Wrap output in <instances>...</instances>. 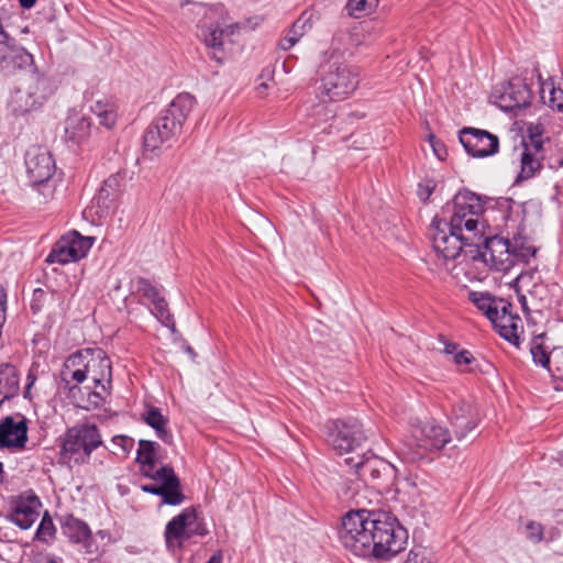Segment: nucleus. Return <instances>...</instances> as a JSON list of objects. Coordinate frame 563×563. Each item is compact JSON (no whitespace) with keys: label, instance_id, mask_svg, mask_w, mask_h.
I'll list each match as a JSON object with an SVG mask.
<instances>
[{"label":"nucleus","instance_id":"1","mask_svg":"<svg viewBox=\"0 0 563 563\" xmlns=\"http://www.w3.org/2000/svg\"><path fill=\"white\" fill-rule=\"evenodd\" d=\"M344 549L361 558L389 560L405 549L407 531L384 510H350L338 531Z\"/></svg>","mask_w":563,"mask_h":563},{"label":"nucleus","instance_id":"2","mask_svg":"<svg viewBox=\"0 0 563 563\" xmlns=\"http://www.w3.org/2000/svg\"><path fill=\"white\" fill-rule=\"evenodd\" d=\"M159 445L154 441L140 440L136 454V462L140 465L142 476L150 478L153 483L143 484L141 490L151 495L159 496L162 504L169 506L181 505L186 496L181 490V483L176 475L174 467L163 465L155 468L156 453Z\"/></svg>","mask_w":563,"mask_h":563},{"label":"nucleus","instance_id":"3","mask_svg":"<svg viewBox=\"0 0 563 563\" xmlns=\"http://www.w3.org/2000/svg\"><path fill=\"white\" fill-rule=\"evenodd\" d=\"M196 104V99L188 92L178 93L168 107L147 126L143 135L146 151L158 150L164 143L175 140L183 132V126Z\"/></svg>","mask_w":563,"mask_h":563},{"label":"nucleus","instance_id":"4","mask_svg":"<svg viewBox=\"0 0 563 563\" xmlns=\"http://www.w3.org/2000/svg\"><path fill=\"white\" fill-rule=\"evenodd\" d=\"M55 90L53 80L46 75L37 70L25 71L19 78L9 107L14 115H25L41 109Z\"/></svg>","mask_w":563,"mask_h":563},{"label":"nucleus","instance_id":"5","mask_svg":"<svg viewBox=\"0 0 563 563\" xmlns=\"http://www.w3.org/2000/svg\"><path fill=\"white\" fill-rule=\"evenodd\" d=\"M485 207L479 196L470 191H459L452 200L450 225L463 230L472 242L483 241L485 222L482 221Z\"/></svg>","mask_w":563,"mask_h":563},{"label":"nucleus","instance_id":"6","mask_svg":"<svg viewBox=\"0 0 563 563\" xmlns=\"http://www.w3.org/2000/svg\"><path fill=\"white\" fill-rule=\"evenodd\" d=\"M429 234L434 252L444 262L455 260L466 247L478 249L481 245L479 242L468 240L463 230L453 228L446 219L438 217L433 218Z\"/></svg>","mask_w":563,"mask_h":563},{"label":"nucleus","instance_id":"7","mask_svg":"<svg viewBox=\"0 0 563 563\" xmlns=\"http://www.w3.org/2000/svg\"><path fill=\"white\" fill-rule=\"evenodd\" d=\"M100 445H102V438L95 423H77L65 432L60 453L77 464H84Z\"/></svg>","mask_w":563,"mask_h":563},{"label":"nucleus","instance_id":"8","mask_svg":"<svg viewBox=\"0 0 563 563\" xmlns=\"http://www.w3.org/2000/svg\"><path fill=\"white\" fill-rule=\"evenodd\" d=\"M86 379L92 382V389L88 393V402L93 408L101 407L107 396L112 380V363L106 352L101 349H89V355L85 362Z\"/></svg>","mask_w":563,"mask_h":563},{"label":"nucleus","instance_id":"9","mask_svg":"<svg viewBox=\"0 0 563 563\" xmlns=\"http://www.w3.org/2000/svg\"><path fill=\"white\" fill-rule=\"evenodd\" d=\"M322 95L329 101L347 99L360 84V70L346 63L332 62L328 64L322 78Z\"/></svg>","mask_w":563,"mask_h":563},{"label":"nucleus","instance_id":"10","mask_svg":"<svg viewBox=\"0 0 563 563\" xmlns=\"http://www.w3.org/2000/svg\"><path fill=\"white\" fill-rule=\"evenodd\" d=\"M209 530L202 519L198 518V507L191 506L181 510L165 527V542L168 549L181 548L192 537H206Z\"/></svg>","mask_w":563,"mask_h":563},{"label":"nucleus","instance_id":"11","mask_svg":"<svg viewBox=\"0 0 563 563\" xmlns=\"http://www.w3.org/2000/svg\"><path fill=\"white\" fill-rule=\"evenodd\" d=\"M328 442L339 454L350 453L360 449L367 437L363 426L356 419L331 420L327 424Z\"/></svg>","mask_w":563,"mask_h":563},{"label":"nucleus","instance_id":"12","mask_svg":"<svg viewBox=\"0 0 563 563\" xmlns=\"http://www.w3.org/2000/svg\"><path fill=\"white\" fill-rule=\"evenodd\" d=\"M93 244L92 238L80 235L78 232L73 231L63 235L53 246L46 257L48 264H68L70 262H78L86 257L89 250Z\"/></svg>","mask_w":563,"mask_h":563},{"label":"nucleus","instance_id":"13","mask_svg":"<svg viewBox=\"0 0 563 563\" xmlns=\"http://www.w3.org/2000/svg\"><path fill=\"white\" fill-rule=\"evenodd\" d=\"M475 250L486 264L498 272H508L514 267V255H511V245L508 239L483 235L479 247Z\"/></svg>","mask_w":563,"mask_h":563},{"label":"nucleus","instance_id":"14","mask_svg":"<svg viewBox=\"0 0 563 563\" xmlns=\"http://www.w3.org/2000/svg\"><path fill=\"white\" fill-rule=\"evenodd\" d=\"M459 139L466 153L473 157H488L499 150L498 136L490 132L476 128H463Z\"/></svg>","mask_w":563,"mask_h":563},{"label":"nucleus","instance_id":"15","mask_svg":"<svg viewBox=\"0 0 563 563\" xmlns=\"http://www.w3.org/2000/svg\"><path fill=\"white\" fill-rule=\"evenodd\" d=\"M239 27V23L225 26L219 22L208 23L207 16L199 23L198 36L207 48L211 49L209 53L210 58L214 59L218 64H222L225 55L223 51L224 36L232 35Z\"/></svg>","mask_w":563,"mask_h":563},{"label":"nucleus","instance_id":"16","mask_svg":"<svg viewBox=\"0 0 563 563\" xmlns=\"http://www.w3.org/2000/svg\"><path fill=\"white\" fill-rule=\"evenodd\" d=\"M41 507V499L32 490L24 492L12 499L8 519L23 530L30 529L38 519Z\"/></svg>","mask_w":563,"mask_h":563},{"label":"nucleus","instance_id":"17","mask_svg":"<svg viewBox=\"0 0 563 563\" xmlns=\"http://www.w3.org/2000/svg\"><path fill=\"white\" fill-rule=\"evenodd\" d=\"M25 166L33 186L48 181L55 172V161L51 153L42 146H32L25 154Z\"/></svg>","mask_w":563,"mask_h":563},{"label":"nucleus","instance_id":"18","mask_svg":"<svg viewBox=\"0 0 563 563\" xmlns=\"http://www.w3.org/2000/svg\"><path fill=\"white\" fill-rule=\"evenodd\" d=\"M60 530L68 542L81 545L86 553L98 552V545L93 541L91 529L86 521L73 514H66L60 518Z\"/></svg>","mask_w":563,"mask_h":563},{"label":"nucleus","instance_id":"19","mask_svg":"<svg viewBox=\"0 0 563 563\" xmlns=\"http://www.w3.org/2000/svg\"><path fill=\"white\" fill-rule=\"evenodd\" d=\"M417 445L423 450L420 455L427 452L442 450L450 441L451 434L448 428L437 423L434 420L427 421L413 431Z\"/></svg>","mask_w":563,"mask_h":563},{"label":"nucleus","instance_id":"20","mask_svg":"<svg viewBox=\"0 0 563 563\" xmlns=\"http://www.w3.org/2000/svg\"><path fill=\"white\" fill-rule=\"evenodd\" d=\"M16 418L8 416L0 421V446L13 448L18 450L25 449L27 442V419L21 413Z\"/></svg>","mask_w":563,"mask_h":563},{"label":"nucleus","instance_id":"21","mask_svg":"<svg viewBox=\"0 0 563 563\" xmlns=\"http://www.w3.org/2000/svg\"><path fill=\"white\" fill-rule=\"evenodd\" d=\"M511 309L512 305L509 302V306L504 307L503 310L498 309L496 316H493L489 321L501 338L518 346L522 321L518 314L512 313Z\"/></svg>","mask_w":563,"mask_h":563},{"label":"nucleus","instance_id":"22","mask_svg":"<svg viewBox=\"0 0 563 563\" xmlns=\"http://www.w3.org/2000/svg\"><path fill=\"white\" fill-rule=\"evenodd\" d=\"M531 96L532 93L528 85L523 82H508L497 97V104L504 111L511 112L529 107Z\"/></svg>","mask_w":563,"mask_h":563},{"label":"nucleus","instance_id":"23","mask_svg":"<svg viewBox=\"0 0 563 563\" xmlns=\"http://www.w3.org/2000/svg\"><path fill=\"white\" fill-rule=\"evenodd\" d=\"M478 417L473 406L466 401H460L453 406L451 424L459 441L463 440L468 432L478 424Z\"/></svg>","mask_w":563,"mask_h":563},{"label":"nucleus","instance_id":"24","mask_svg":"<svg viewBox=\"0 0 563 563\" xmlns=\"http://www.w3.org/2000/svg\"><path fill=\"white\" fill-rule=\"evenodd\" d=\"M366 37L361 23L354 24L349 30L339 31L331 42L333 54L353 55L354 51L365 43Z\"/></svg>","mask_w":563,"mask_h":563},{"label":"nucleus","instance_id":"25","mask_svg":"<svg viewBox=\"0 0 563 563\" xmlns=\"http://www.w3.org/2000/svg\"><path fill=\"white\" fill-rule=\"evenodd\" d=\"M538 146L522 145L520 172L516 177L517 184L533 178L542 169V161L545 158L544 148H538Z\"/></svg>","mask_w":563,"mask_h":563},{"label":"nucleus","instance_id":"26","mask_svg":"<svg viewBox=\"0 0 563 563\" xmlns=\"http://www.w3.org/2000/svg\"><path fill=\"white\" fill-rule=\"evenodd\" d=\"M91 121L85 115L74 113L68 115L65 122V137L76 144H80L90 136Z\"/></svg>","mask_w":563,"mask_h":563},{"label":"nucleus","instance_id":"27","mask_svg":"<svg viewBox=\"0 0 563 563\" xmlns=\"http://www.w3.org/2000/svg\"><path fill=\"white\" fill-rule=\"evenodd\" d=\"M146 424L153 428L156 435L166 444H173L174 437L172 431L167 428L168 418L165 417L159 408L148 407L142 415Z\"/></svg>","mask_w":563,"mask_h":563},{"label":"nucleus","instance_id":"28","mask_svg":"<svg viewBox=\"0 0 563 563\" xmlns=\"http://www.w3.org/2000/svg\"><path fill=\"white\" fill-rule=\"evenodd\" d=\"M468 299L478 310L484 312L488 320L496 316L498 309L503 310L504 307L509 306L508 300L494 297L489 292L484 291H470Z\"/></svg>","mask_w":563,"mask_h":563},{"label":"nucleus","instance_id":"29","mask_svg":"<svg viewBox=\"0 0 563 563\" xmlns=\"http://www.w3.org/2000/svg\"><path fill=\"white\" fill-rule=\"evenodd\" d=\"M122 181L123 177L119 173L112 174L104 179L96 197L98 203H102L106 208H109V203L119 197Z\"/></svg>","mask_w":563,"mask_h":563},{"label":"nucleus","instance_id":"30","mask_svg":"<svg viewBox=\"0 0 563 563\" xmlns=\"http://www.w3.org/2000/svg\"><path fill=\"white\" fill-rule=\"evenodd\" d=\"M537 78L540 84L541 97L544 98V92L548 90L550 108L563 112V85L555 86L552 77L544 80L539 69H537Z\"/></svg>","mask_w":563,"mask_h":563},{"label":"nucleus","instance_id":"31","mask_svg":"<svg viewBox=\"0 0 563 563\" xmlns=\"http://www.w3.org/2000/svg\"><path fill=\"white\" fill-rule=\"evenodd\" d=\"M511 255H514V266L518 263H528L537 254V247L527 238L518 233L510 242Z\"/></svg>","mask_w":563,"mask_h":563},{"label":"nucleus","instance_id":"32","mask_svg":"<svg viewBox=\"0 0 563 563\" xmlns=\"http://www.w3.org/2000/svg\"><path fill=\"white\" fill-rule=\"evenodd\" d=\"M346 462L356 470L357 475L364 481L367 478L375 479L380 475L379 470L377 468V464H379L380 461L375 457H349L346 459Z\"/></svg>","mask_w":563,"mask_h":563},{"label":"nucleus","instance_id":"33","mask_svg":"<svg viewBox=\"0 0 563 563\" xmlns=\"http://www.w3.org/2000/svg\"><path fill=\"white\" fill-rule=\"evenodd\" d=\"M544 339H545L544 333L536 335L531 340L530 352H531L533 362L537 365H540V366L549 369V367L552 363V351L551 352L548 351V347L544 345Z\"/></svg>","mask_w":563,"mask_h":563},{"label":"nucleus","instance_id":"34","mask_svg":"<svg viewBox=\"0 0 563 563\" xmlns=\"http://www.w3.org/2000/svg\"><path fill=\"white\" fill-rule=\"evenodd\" d=\"M529 297L536 309L541 311L543 309H550L553 305V297L548 285L540 283L534 284L529 290Z\"/></svg>","mask_w":563,"mask_h":563},{"label":"nucleus","instance_id":"35","mask_svg":"<svg viewBox=\"0 0 563 563\" xmlns=\"http://www.w3.org/2000/svg\"><path fill=\"white\" fill-rule=\"evenodd\" d=\"M153 308L151 309L152 314L166 328L175 330V320L174 316L170 313L168 303L166 299L161 296L154 302L151 303Z\"/></svg>","mask_w":563,"mask_h":563},{"label":"nucleus","instance_id":"36","mask_svg":"<svg viewBox=\"0 0 563 563\" xmlns=\"http://www.w3.org/2000/svg\"><path fill=\"white\" fill-rule=\"evenodd\" d=\"M314 15L316 12L313 9L305 10L292 23L288 34L296 37V41H299L306 32L311 30Z\"/></svg>","mask_w":563,"mask_h":563},{"label":"nucleus","instance_id":"37","mask_svg":"<svg viewBox=\"0 0 563 563\" xmlns=\"http://www.w3.org/2000/svg\"><path fill=\"white\" fill-rule=\"evenodd\" d=\"M548 371L551 374L554 389L563 390V349L552 350V363Z\"/></svg>","mask_w":563,"mask_h":563},{"label":"nucleus","instance_id":"38","mask_svg":"<svg viewBox=\"0 0 563 563\" xmlns=\"http://www.w3.org/2000/svg\"><path fill=\"white\" fill-rule=\"evenodd\" d=\"M134 288L137 296L147 299L151 303L162 296L159 289L145 277H137L134 280Z\"/></svg>","mask_w":563,"mask_h":563},{"label":"nucleus","instance_id":"39","mask_svg":"<svg viewBox=\"0 0 563 563\" xmlns=\"http://www.w3.org/2000/svg\"><path fill=\"white\" fill-rule=\"evenodd\" d=\"M60 382L64 384V387L69 391H73L80 384L86 380L85 368H75L71 371H60L59 373Z\"/></svg>","mask_w":563,"mask_h":563},{"label":"nucleus","instance_id":"40","mask_svg":"<svg viewBox=\"0 0 563 563\" xmlns=\"http://www.w3.org/2000/svg\"><path fill=\"white\" fill-rule=\"evenodd\" d=\"M377 4L372 0H347L345 10L352 18L358 19L367 14Z\"/></svg>","mask_w":563,"mask_h":563},{"label":"nucleus","instance_id":"41","mask_svg":"<svg viewBox=\"0 0 563 563\" xmlns=\"http://www.w3.org/2000/svg\"><path fill=\"white\" fill-rule=\"evenodd\" d=\"M55 532H56V528L53 522V519L49 516L48 511H45V514L42 517V520L37 527L35 537L37 540H40L42 542H48L51 539L54 538Z\"/></svg>","mask_w":563,"mask_h":563},{"label":"nucleus","instance_id":"42","mask_svg":"<svg viewBox=\"0 0 563 563\" xmlns=\"http://www.w3.org/2000/svg\"><path fill=\"white\" fill-rule=\"evenodd\" d=\"M544 126L541 123H531L527 128V136L522 140V145H539L538 148H544L543 139Z\"/></svg>","mask_w":563,"mask_h":563},{"label":"nucleus","instance_id":"43","mask_svg":"<svg viewBox=\"0 0 563 563\" xmlns=\"http://www.w3.org/2000/svg\"><path fill=\"white\" fill-rule=\"evenodd\" d=\"M89 355V349H84L70 354L64 362L60 371H71L75 368H85V362Z\"/></svg>","mask_w":563,"mask_h":563},{"label":"nucleus","instance_id":"44","mask_svg":"<svg viewBox=\"0 0 563 563\" xmlns=\"http://www.w3.org/2000/svg\"><path fill=\"white\" fill-rule=\"evenodd\" d=\"M527 539L533 543H539L544 537V527L537 521H529L526 526Z\"/></svg>","mask_w":563,"mask_h":563},{"label":"nucleus","instance_id":"45","mask_svg":"<svg viewBox=\"0 0 563 563\" xmlns=\"http://www.w3.org/2000/svg\"><path fill=\"white\" fill-rule=\"evenodd\" d=\"M452 361L454 365L459 368L461 372H466L464 368L467 365H471L473 362H475V357L468 350H459L453 356Z\"/></svg>","mask_w":563,"mask_h":563},{"label":"nucleus","instance_id":"46","mask_svg":"<svg viewBox=\"0 0 563 563\" xmlns=\"http://www.w3.org/2000/svg\"><path fill=\"white\" fill-rule=\"evenodd\" d=\"M405 563H430L428 550L421 545L413 547L409 551Z\"/></svg>","mask_w":563,"mask_h":563},{"label":"nucleus","instance_id":"47","mask_svg":"<svg viewBox=\"0 0 563 563\" xmlns=\"http://www.w3.org/2000/svg\"><path fill=\"white\" fill-rule=\"evenodd\" d=\"M47 298V292L42 288H35L32 294L31 299V310L34 314L40 313L44 306Z\"/></svg>","mask_w":563,"mask_h":563},{"label":"nucleus","instance_id":"48","mask_svg":"<svg viewBox=\"0 0 563 563\" xmlns=\"http://www.w3.org/2000/svg\"><path fill=\"white\" fill-rule=\"evenodd\" d=\"M97 119L100 125L107 129L113 128L117 121V113L114 107L112 106L108 110L103 111L102 114L97 117Z\"/></svg>","mask_w":563,"mask_h":563},{"label":"nucleus","instance_id":"49","mask_svg":"<svg viewBox=\"0 0 563 563\" xmlns=\"http://www.w3.org/2000/svg\"><path fill=\"white\" fill-rule=\"evenodd\" d=\"M112 442L120 446L123 453H129L134 445L133 439L126 435H115L112 438Z\"/></svg>","mask_w":563,"mask_h":563},{"label":"nucleus","instance_id":"50","mask_svg":"<svg viewBox=\"0 0 563 563\" xmlns=\"http://www.w3.org/2000/svg\"><path fill=\"white\" fill-rule=\"evenodd\" d=\"M36 379H37V371L35 368L31 367L29 369V373L26 376V385H25V389L23 393V397L25 399H29V400L32 399L31 389L34 386Z\"/></svg>","mask_w":563,"mask_h":563},{"label":"nucleus","instance_id":"51","mask_svg":"<svg viewBox=\"0 0 563 563\" xmlns=\"http://www.w3.org/2000/svg\"><path fill=\"white\" fill-rule=\"evenodd\" d=\"M438 340L443 344V353L448 355H454L459 351V344L451 342L444 334H439Z\"/></svg>","mask_w":563,"mask_h":563},{"label":"nucleus","instance_id":"52","mask_svg":"<svg viewBox=\"0 0 563 563\" xmlns=\"http://www.w3.org/2000/svg\"><path fill=\"white\" fill-rule=\"evenodd\" d=\"M430 144L433 148L434 154L438 156V158L443 159L444 155L446 154V151L439 141L435 140L434 135L429 136Z\"/></svg>","mask_w":563,"mask_h":563},{"label":"nucleus","instance_id":"53","mask_svg":"<svg viewBox=\"0 0 563 563\" xmlns=\"http://www.w3.org/2000/svg\"><path fill=\"white\" fill-rule=\"evenodd\" d=\"M548 166L553 170H558L559 168L563 167V155L559 153L554 157H550L548 159Z\"/></svg>","mask_w":563,"mask_h":563},{"label":"nucleus","instance_id":"54","mask_svg":"<svg viewBox=\"0 0 563 563\" xmlns=\"http://www.w3.org/2000/svg\"><path fill=\"white\" fill-rule=\"evenodd\" d=\"M113 104H110L108 102L97 101L92 107L91 111L96 117H99L102 114L103 111L108 110Z\"/></svg>","mask_w":563,"mask_h":563},{"label":"nucleus","instance_id":"55","mask_svg":"<svg viewBox=\"0 0 563 563\" xmlns=\"http://www.w3.org/2000/svg\"><path fill=\"white\" fill-rule=\"evenodd\" d=\"M298 41H296V37L290 36L287 34L284 38L280 40L279 46L284 51L290 49Z\"/></svg>","mask_w":563,"mask_h":563},{"label":"nucleus","instance_id":"56","mask_svg":"<svg viewBox=\"0 0 563 563\" xmlns=\"http://www.w3.org/2000/svg\"><path fill=\"white\" fill-rule=\"evenodd\" d=\"M432 191H433V188L430 187L429 185H422V184L419 185L418 194L421 199L427 200L431 196Z\"/></svg>","mask_w":563,"mask_h":563},{"label":"nucleus","instance_id":"57","mask_svg":"<svg viewBox=\"0 0 563 563\" xmlns=\"http://www.w3.org/2000/svg\"><path fill=\"white\" fill-rule=\"evenodd\" d=\"M36 2L37 0H19V3L23 9H31Z\"/></svg>","mask_w":563,"mask_h":563},{"label":"nucleus","instance_id":"58","mask_svg":"<svg viewBox=\"0 0 563 563\" xmlns=\"http://www.w3.org/2000/svg\"><path fill=\"white\" fill-rule=\"evenodd\" d=\"M207 563H222V553L220 551L216 552Z\"/></svg>","mask_w":563,"mask_h":563},{"label":"nucleus","instance_id":"59","mask_svg":"<svg viewBox=\"0 0 563 563\" xmlns=\"http://www.w3.org/2000/svg\"><path fill=\"white\" fill-rule=\"evenodd\" d=\"M552 516L556 521H560L563 519V509H553Z\"/></svg>","mask_w":563,"mask_h":563},{"label":"nucleus","instance_id":"60","mask_svg":"<svg viewBox=\"0 0 563 563\" xmlns=\"http://www.w3.org/2000/svg\"><path fill=\"white\" fill-rule=\"evenodd\" d=\"M36 563H63L62 559L56 558H45L44 560L37 561Z\"/></svg>","mask_w":563,"mask_h":563},{"label":"nucleus","instance_id":"61","mask_svg":"<svg viewBox=\"0 0 563 563\" xmlns=\"http://www.w3.org/2000/svg\"><path fill=\"white\" fill-rule=\"evenodd\" d=\"M98 537H100L101 539H106V538H110V534L107 530H99L97 531L96 533Z\"/></svg>","mask_w":563,"mask_h":563},{"label":"nucleus","instance_id":"62","mask_svg":"<svg viewBox=\"0 0 563 563\" xmlns=\"http://www.w3.org/2000/svg\"><path fill=\"white\" fill-rule=\"evenodd\" d=\"M556 462L561 467H563V452H559Z\"/></svg>","mask_w":563,"mask_h":563},{"label":"nucleus","instance_id":"63","mask_svg":"<svg viewBox=\"0 0 563 563\" xmlns=\"http://www.w3.org/2000/svg\"><path fill=\"white\" fill-rule=\"evenodd\" d=\"M519 301L521 302L522 308L527 309V298H526V296L521 295L520 298H519Z\"/></svg>","mask_w":563,"mask_h":563},{"label":"nucleus","instance_id":"64","mask_svg":"<svg viewBox=\"0 0 563 563\" xmlns=\"http://www.w3.org/2000/svg\"><path fill=\"white\" fill-rule=\"evenodd\" d=\"M3 464L0 462V484L2 483Z\"/></svg>","mask_w":563,"mask_h":563}]
</instances>
